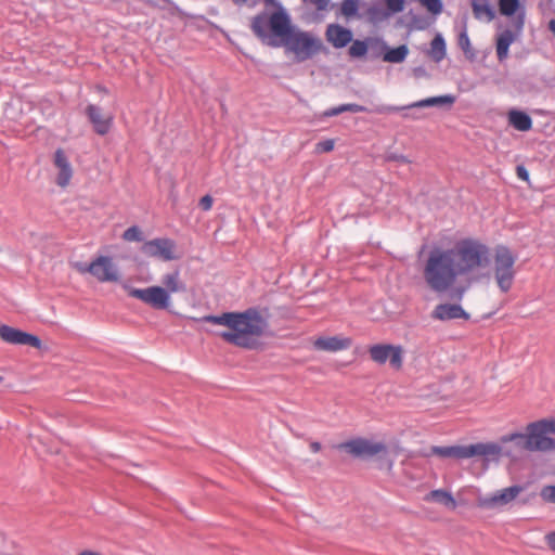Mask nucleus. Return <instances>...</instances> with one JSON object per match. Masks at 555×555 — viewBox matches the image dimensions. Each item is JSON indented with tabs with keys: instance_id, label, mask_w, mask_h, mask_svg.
Returning a JSON list of instances; mask_svg holds the SVG:
<instances>
[{
	"instance_id": "obj_26",
	"label": "nucleus",
	"mask_w": 555,
	"mask_h": 555,
	"mask_svg": "<svg viewBox=\"0 0 555 555\" xmlns=\"http://www.w3.org/2000/svg\"><path fill=\"white\" fill-rule=\"evenodd\" d=\"M367 111L369 109L363 105L356 104V103H347V104H341V105L331 107V108L324 111L322 116L323 117H333V116H337L345 112L363 113V112H367Z\"/></svg>"
},
{
	"instance_id": "obj_43",
	"label": "nucleus",
	"mask_w": 555,
	"mask_h": 555,
	"mask_svg": "<svg viewBox=\"0 0 555 555\" xmlns=\"http://www.w3.org/2000/svg\"><path fill=\"white\" fill-rule=\"evenodd\" d=\"M459 46L464 52H467L470 49V40L465 30L459 36Z\"/></svg>"
},
{
	"instance_id": "obj_44",
	"label": "nucleus",
	"mask_w": 555,
	"mask_h": 555,
	"mask_svg": "<svg viewBox=\"0 0 555 555\" xmlns=\"http://www.w3.org/2000/svg\"><path fill=\"white\" fill-rule=\"evenodd\" d=\"M212 197L210 195H205L203 196L201 199H199V207L204 210V211H208L211 209L212 207Z\"/></svg>"
},
{
	"instance_id": "obj_23",
	"label": "nucleus",
	"mask_w": 555,
	"mask_h": 555,
	"mask_svg": "<svg viewBox=\"0 0 555 555\" xmlns=\"http://www.w3.org/2000/svg\"><path fill=\"white\" fill-rule=\"evenodd\" d=\"M508 122L512 127H514L518 131H529L532 128V119L531 117L518 109H511L508 112Z\"/></svg>"
},
{
	"instance_id": "obj_42",
	"label": "nucleus",
	"mask_w": 555,
	"mask_h": 555,
	"mask_svg": "<svg viewBox=\"0 0 555 555\" xmlns=\"http://www.w3.org/2000/svg\"><path fill=\"white\" fill-rule=\"evenodd\" d=\"M74 268L81 274H85V273H90L91 275H93V270H94V264H93V260L90 262V263H86V262H75L74 263Z\"/></svg>"
},
{
	"instance_id": "obj_16",
	"label": "nucleus",
	"mask_w": 555,
	"mask_h": 555,
	"mask_svg": "<svg viewBox=\"0 0 555 555\" xmlns=\"http://www.w3.org/2000/svg\"><path fill=\"white\" fill-rule=\"evenodd\" d=\"M431 317L440 321H449L454 319L468 320L469 314L457 304H440L434 309Z\"/></svg>"
},
{
	"instance_id": "obj_21",
	"label": "nucleus",
	"mask_w": 555,
	"mask_h": 555,
	"mask_svg": "<svg viewBox=\"0 0 555 555\" xmlns=\"http://www.w3.org/2000/svg\"><path fill=\"white\" fill-rule=\"evenodd\" d=\"M522 491V487L518 485H514L507 488H504L496 493H494L491 498L487 499V504L489 506H502L506 505Z\"/></svg>"
},
{
	"instance_id": "obj_6",
	"label": "nucleus",
	"mask_w": 555,
	"mask_h": 555,
	"mask_svg": "<svg viewBox=\"0 0 555 555\" xmlns=\"http://www.w3.org/2000/svg\"><path fill=\"white\" fill-rule=\"evenodd\" d=\"M263 2L266 7H272L274 11L270 13L268 10H263L251 17L250 29L259 40L269 39L271 37L270 33L275 30L274 18L279 16L291 17L289 13L280 1L263 0Z\"/></svg>"
},
{
	"instance_id": "obj_31",
	"label": "nucleus",
	"mask_w": 555,
	"mask_h": 555,
	"mask_svg": "<svg viewBox=\"0 0 555 555\" xmlns=\"http://www.w3.org/2000/svg\"><path fill=\"white\" fill-rule=\"evenodd\" d=\"M367 17L373 23H379L387 20L391 14L380 3L373 4L366 10Z\"/></svg>"
},
{
	"instance_id": "obj_45",
	"label": "nucleus",
	"mask_w": 555,
	"mask_h": 555,
	"mask_svg": "<svg viewBox=\"0 0 555 555\" xmlns=\"http://www.w3.org/2000/svg\"><path fill=\"white\" fill-rule=\"evenodd\" d=\"M516 175L520 180H524V181L529 180V172L524 165H518L516 167Z\"/></svg>"
},
{
	"instance_id": "obj_22",
	"label": "nucleus",
	"mask_w": 555,
	"mask_h": 555,
	"mask_svg": "<svg viewBox=\"0 0 555 555\" xmlns=\"http://www.w3.org/2000/svg\"><path fill=\"white\" fill-rule=\"evenodd\" d=\"M511 29H504L496 37V56L500 62L505 61L508 57V51L511 44L515 41L516 35Z\"/></svg>"
},
{
	"instance_id": "obj_9",
	"label": "nucleus",
	"mask_w": 555,
	"mask_h": 555,
	"mask_svg": "<svg viewBox=\"0 0 555 555\" xmlns=\"http://www.w3.org/2000/svg\"><path fill=\"white\" fill-rule=\"evenodd\" d=\"M369 354L373 362L383 365L389 362L393 370H400L403 365V347L392 344H375L370 346Z\"/></svg>"
},
{
	"instance_id": "obj_27",
	"label": "nucleus",
	"mask_w": 555,
	"mask_h": 555,
	"mask_svg": "<svg viewBox=\"0 0 555 555\" xmlns=\"http://www.w3.org/2000/svg\"><path fill=\"white\" fill-rule=\"evenodd\" d=\"M427 500H431L437 503H440L451 509H454L456 507V502H455L454 498L452 496V494L450 492H447L441 489L433 490L428 494Z\"/></svg>"
},
{
	"instance_id": "obj_11",
	"label": "nucleus",
	"mask_w": 555,
	"mask_h": 555,
	"mask_svg": "<svg viewBox=\"0 0 555 555\" xmlns=\"http://www.w3.org/2000/svg\"><path fill=\"white\" fill-rule=\"evenodd\" d=\"M129 295L140 299L155 309H167L170 304L169 293L162 286L146 288H129Z\"/></svg>"
},
{
	"instance_id": "obj_39",
	"label": "nucleus",
	"mask_w": 555,
	"mask_h": 555,
	"mask_svg": "<svg viewBox=\"0 0 555 555\" xmlns=\"http://www.w3.org/2000/svg\"><path fill=\"white\" fill-rule=\"evenodd\" d=\"M422 5H424L430 13L439 14L441 13L443 5L441 0H421Z\"/></svg>"
},
{
	"instance_id": "obj_36",
	"label": "nucleus",
	"mask_w": 555,
	"mask_h": 555,
	"mask_svg": "<svg viewBox=\"0 0 555 555\" xmlns=\"http://www.w3.org/2000/svg\"><path fill=\"white\" fill-rule=\"evenodd\" d=\"M122 238L127 242H142L144 236L142 230L138 225H132L122 233Z\"/></svg>"
},
{
	"instance_id": "obj_48",
	"label": "nucleus",
	"mask_w": 555,
	"mask_h": 555,
	"mask_svg": "<svg viewBox=\"0 0 555 555\" xmlns=\"http://www.w3.org/2000/svg\"><path fill=\"white\" fill-rule=\"evenodd\" d=\"M543 421H545V424H546L548 430L551 431V434H555V418H552V420L544 418Z\"/></svg>"
},
{
	"instance_id": "obj_4",
	"label": "nucleus",
	"mask_w": 555,
	"mask_h": 555,
	"mask_svg": "<svg viewBox=\"0 0 555 555\" xmlns=\"http://www.w3.org/2000/svg\"><path fill=\"white\" fill-rule=\"evenodd\" d=\"M502 452V448L498 443H475L469 446H448L431 448V454L443 459H469L474 456H483L487 461L498 460Z\"/></svg>"
},
{
	"instance_id": "obj_19",
	"label": "nucleus",
	"mask_w": 555,
	"mask_h": 555,
	"mask_svg": "<svg viewBox=\"0 0 555 555\" xmlns=\"http://www.w3.org/2000/svg\"><path fill=\"white\" fill-rule=\"evenodd\" d=\"M313 346L317 350L336 352L348 349L351 346V339L348 337H319L314 340Z\"/></svg>"
},
{
	"instance_id": "obj_33",
	"label": "nucleus",
	"mask_w": 555,
	"mask_h": 555,
	"mask_svg": "<svg viewBox=\"0 0 555 555\" xmlns=\"http://www.w3.org/2000/svg\"><path fill=\"white\" fill-rule=\"evenodd\" d=\"M522 439H528L527 433H513L501 438L503 443L513 442L517 451H527V443Z\"/></svg>"
},
{
	"instance_id": "obj_15",
	"label": "nucleus",
	"mask_w": 555,
	"mask_h": 555,
	"mask_svg": "<svg viewBox=\"0 0 555 555\" xmlns=\"http://www.w3.org/2000/svg\"><path fill=\"white\" fill-rule=\"evenodd\" d=\"M86 114L98 134L105 135L108 133L113 125V116H104L101 107L94 104H89L87 106Z\"/></svg>"
},
{
	"instance_id": "obj_3",
	"label": "nucleus",
	"mask_w": 555,
	"mask_h": 555,
	"mask_svg": "<svg viewBox=\"0 0 555 555\" xmlns=\"http://www.w3.org/2000/svg\"><path fill=\"white\" fill-rule=\"evenodd\" d=\"M275 30L270 33L269 39H260L261 42L273 47H284L287 53L294 54L298 63L311 60L323 49L322 40L314 34L302 30L292 25V18L279 16L274 18Z\"/></svg>"
},
{
	"instance_id": "obj_50",
	"label": "nucleus",
	"mask_w": 555,
	"mask_h": 555,
	"mask_svg": "<svg viewBox=\"0 0 555 555\" xmlns=\"http://www.w3.org/2000/svg\"><path fill=\"white\" fill-rule=\"evenodd\" d=\"M310 449L313 453H318L321 450V443L318 441H313L310 443Z\"/></svg>"
},
{
	"instance_id": "obj_54",
	"label": "nucleus",
	"mask_w": 555,
	"mask_h": 555,
	"mask_svg": "<svg viewBox=\"0 0 555 555\" xmlns=\"http://www.w3.org/2000/svg\"><path fill=\"white\" fill-rule=\"evenodd\" d=\"M235 3H243V2H246L247 0H233Z\"/></svg>"
},
{
	"instance_id": "obj_49",
	"label": "nucleus",
	"mask_w": 555,
	"mask_h": 555,
	"mask_svg": "<svg viewBox=\"0 0 555 555\" xmlns=\"http://www.w3.org/2000/svg\"><path fill=\"white\" fill-rule=\"evenodd\" d=\"M464 293H465V288L464 287H456L453 297H455L459 300H461L463 295H464Z\"/></svg>"
},
{
	"instance_id": "obj_28",
	"label": "nucleus",
	"mask_w": 555,
	"mask_h": 555,
	"mask_svg": "<svg viewBox=\"0 0 555 555\" xmlns=\"http://www.w3.org/2000/svg\"><path fill=\"white\" fill-rule=\"evenodd\" d=\"M302 3L311 8L319 20H323L331 10V0H302Z\"/></svg>"
},
{
	"instance_id": "obj_55",
	"label": "nucleus",
	"mask_w": 555,
	"mask_h": 555,
	"mask_svg": "<svg viewBox=\"0 0 555 555\" xmlns=\"http://www.w3.org/2000/svg\"><path fill=\"white\" fill-rule=\"evenodd\" d=\"M505 453H506L507 455H511V454H512V451H511V450H508V451H506Z\"/></svg>"
},
{
	"instance_id": "obj_53",
	"label": "nucleus",
	"mask_w": 555,
	"mask_h": 555,
	"mask_svg": "<svg viewBox=\"0 0 555 555\" xmlns=\"http://www.w3.org/2000/svg\"><path fill=\"white\" fill-rule=\"evenodd\" d=\"M79 555H101V554L93 552V551H83Z\"/></svg>"
},
{
	"instance_id": "obj_37",
	"label": "nucleus",
	"mask_w": 555,
	"mask_h": 555,
	"mask_svg": "<svg viewBox=\"0 0 555 555\" xmlns=\"http://www.w3.org/2000/svg\"><path fill=\"white\" fill-rule=\"evenodd\" d=\"M406 109H412V107H409V104L403 105V106L383 104V105H378L375 108H373L372 112L377 113V114H390V113H397V112L406 111Z\"/></svg>"
},
{
	"instance_id": "obj_18",
	"label": "nucleus",
	"mask_w": 555,
	"mask_h": 555,
	"mask_svg": "<svg viewBox=\"0 0 555 555\" xmlns=\"http://www.w3.org/2000/svg\"><path fill=\"white\" fill-rule=\"evenodd\" d=\"M325 35L328 42L336 49L345 48L352 41L351 30L338 24H330Z\"/></svg>"
},
{
	"instance_id": "obj_7",
	"label": "nucleus",
	"mask_w": 555,
	"mask_h": 555,
	"mask_svg": "<svg viewBox=\"0 0 555 555\" xmlns=\"http://www.w3.org/2000/svg\"><path fill=\"white\" fill-rule=\"evenodd\" d=\"M356 459L369 460L379 454H387V447L384 442H374L365 438H356L337 446Z\"/></svg>"
},
{
	"instance_id": "obj_14",
	"label": "nucleus",
	"mask_w": 555,
	"mask_h": 555,
	"mask_svg": "<svg viewBox=\"0 0 555 555\" xmlns=\"http://www.w3.org/2000/svg\"><path fill=\"white\" fill-rule=\"evenodd\" d=\"M500 13L504 16H514V28L521 33L525 25L526 10L520 5L519 0H499Z\"/></svg>"
},
{
	"instance_id": "obj_41",
	"label": "nucleus",
	"mask_w": 555,
	"mask_h": 555,
	"mask_svg": "<svg viewBox=\"0 0 555 555\" xmlns=\"http://www.w3.org/2000/svg\"><path fill=\"white\" fill-rule=\"evenodd\" d=\"M334 146H335L334 140L326 139V140H323V141H320L317 143L315 151L318 153H327V152L333 151Z\"/></svg>"
},
{
	"instance_id": "obj_8",
	"label": "nucleus",
	"mask_w": 555,
	"mask_h": 555,
	"mask_svg": "<svg viewBox=\"0 0 555 555\" xmlns=\"http://www.w3.org/2000/svg\"><path fill=\"white\" fill-rule=\"evenodd\" d=\"M528 439H522L527 443V451H551L555 449V441L547 435L551 434L545 421L540 420L530 423L527 426Z\"/></svg>"
},
{
	"instance_id": "obj_32",
	"label": "nucleus",
	"mask_w": 555,
	"mask_h": 555,
	"mask_svg": "<svg viewBox=\"0 0 555 555\" xmlns=\"http://www.w3.org/2000/svg\"><path fill=\"white\" fill-rule=\"evenodd\" d=\"M473 12L476 18H481L483 16H487L489 21H491L494 17V12L490 4L483 0V1H477L473 0L472 3Z\"/></svg>"
},
{
	"instance_id": "obj_34",
	"label": "nucleus",
	"mask_w": 555,
	"mask_h": 555,
	"mask_svg": "<svg viewBox=\"0 0 555 555\" xmlns=\"http://www.w3.org/2000/svg\"><path fill=\"white\" fill-rule=\"evenodd\" d=\"M367 39L366 40H353L349 47L348 53L351 57H363L367 54Z\"/></svg>"
},
{
	"instance_id": "obj_51",
	"label": "nucleus",
	"mask_w": 555,
	"mask_h": 555,
	"mask_svg": "<svg viewBox=\"0 0 555 555\" xmlns=\"http://www.w3.org/2000/svg\"><path fill=\"white\" fill-rule=\"evenodd\" d=\"M404 118H410V119H413V120H417V119H421L422 116L416 114V113H405L403 115Z\"/></svg>"
},
{
	"instance_id": "obj_10",
	"label": "nucleus",
	"mask_w": 555,
	"mask_h": 555,
	"mask_svg": "<svg viewBox=\"0 0 555 555\" xmlns=\"http://www.w3.org/2000/svg\"><path fill=\"white\" fill-rule=\"evenodd\" d=\"M176 242L167 237H157L144 242L141 246V253L147 257L156 258L163 261H171L179 258L176 254Z\"/></svg>"
},
{
	"instance_id": "obj_52",
	"label": "nucleus",
	"mask_w": 555,
	"mask_h": 555,
	"mask_svg": "<svg viewBox=\"0 0 555 555\" xmlns=\"http://www.w3.org/2000/svg\"><path fill=\"white\" fill-rule=\"evenodd\" d=\"M548 28L552 30V33L554 34L555 36V20H552L550 23H548Z\"/></svg>"
},
{
	"instance_id": "obj_40",
	"label": "nucleus",
	"mask_w": 555,
	"mask_h": 555,
	"mask_svg": "<svg viewBox=\"0 0 555 555\" xmlns=\"http://www.w3.org/2000/svg\"><path fill=\"white\" fill-rule=\"evenodd\" d=\"M540 495L543 501L555 504V486H545L542 488Z\"/></svg>"
},
{
	"instance_id": "obj_17",
	"label": "nucleus",
	"mask_w": 555,
	"mask_h": 555,
	"mask_svg": "<svg viewBox=\"0 0 555 555\" xmlns=\"http://www.w3.org/2000/svg\"><path fill=\"white\" fill-rule=\"evenodd\" d=\"M54 165L59 169L56 184L62 188L67 186L73 177V169L68 157L62 149H57L54 153Z\"/></svg>"
},
{
	"instance_id": "obj_24",
	"label": "nucleus",
	"mask_w": 555,
	"mask_h": 555,
	"mask_svg": "<svg viewBox=\"0 0 555 555\" xmlns=\"http://www.w3.org/2000/svg\"><path fill=\"white\" fill-rule=\"evenodd\" d=\"M162 283L165 285V289L169 294L185 292L186 289L185 284L180 280L179 270L165 274L162 279Z\"/></svg>"
},
{
	"instance_id": "obj_1",
	"label": "nucleus",
	"mask_w": 555,
	"mask_h": 555,
	"mask_svg": "<svg viewBox=\"0 0 555 555\" xmlns=\"http://www.w3.org/2000/svg\"><path fill=\"white\" fill-rule=\"evenodd\" d=\"M490 247L478 238L459 240L450 248H433L425 261L423 278L430 291L443 294L460 276H467L489 266Z\"/></svg>"
},
{
	"instance_id": "obj_30",
	"label": "nucleus",
	"mask_w": 555,
	"mask_h": 555,
	"mask_svg": "<svg viewBox=\"0 0 555 555\" xmlns=\"http://www.w3.org/2000/svg\"><path fill=\"white\" fill-rule=\"evenodd\" d=\"M408 53L409 49L405 44H401L391 49L387 47V50L384 54V61L388 63H401L405 60Z\"/></svg>"
},
{
	"instance_id": "obj_29",
	"label": "nucleus",
	"mask_w": 555,
	"mask_h": 555,
	"mask_svg": "<svg viewBox=\"0 0 555 555\" xmlns=\"http://www.w3.org/2000/svg\"><path fill=\"white\" fill-rule=\"evenodd\" d=\"M367 47V54L371 60H377L380 57L384 59V54L387 50V43L384 40L377 38H369Z\"/></svg>"
},
{
	"instance_id": "obj_25",
	"label": "nucleus",
	"mask_w": 555,
	"mask_h": 555,
	"mask_svg": "<svg viewBox=\"0 0 555 555\" xmlns=\"http://www.w3.org/2000/svg\"><path fill=\"white\" fill-rule=\"evenodd\" d=\"M447 54L446 40L441 34H437L430 42L429 55L436 62H441Z\"/></svg>"
},
{
	"instance_id": "obj_47",
	"label": "nucleus",
	"mask_w": 555,
	"mask_h": 555,
	"mask_svg": "<svg viewBox=\"0 0 555 555\" xmlns=\"http://www.w3.org/2000/svg\"><path fill=\"white\" fill-rule=\"evenodd\" d=\"M545 539H546V543H547L548 547L555 552V531L546 534Z\"/></svg>"
},
{
	"instance_id": "obj_38",
	"label": "nucleus",
	"mask_w": 555,
	"mask_h": 555,
	"mask_svg": "<svg viewBox=\"0 0 555 555\" xmlns=\"http://www.w3.org/2000/svg\"><path fill=\"white\" fill-rule=\"evenodd\" d=\"M387 11L393 15L404 10L405 0H385Z\"/></svg>"
},
{
	"instance_id": "obj_12",
	"label": "nucleus",
	"mask_w": 555,
	"mask_h": 555,
	"mask_svg": "<svg viewBox=\"0 0 555 555\" xmlns=\"http://www.w3.org/2000/svg\"><path fill=\"white\" fill-rule=\"evenodd\" d=\"M0 338L12 345H27L36 349L41 348V340L38 336L4 324L0 326Z\"/></svg>"
},
{
	"instance_id": "obj_46",
	"label": "nucleus",
	"mask_w": 555,
	"mask_h": 555,
	"mask_svg": "<svg viewBox=\"0 0 555 555\" xmlns=\"http://www.w3.org/2000/svg\"><path fill=\"white\" fill-rule=\"evenodd\" d=\"M388 158L390 160H395V162H398L400 164H409L410 163L408 157L402 155V154H391Z\"/></svg>"
},
{
	"instance_id": "obj_13",
	"label": "nucleus",
	"mask_w": 555,
	"mask_h": 555,
	"mask_svg": "<svg viewBox=\"0 0 555 555\" xmlns=\"http://www.w3.org/2000/svg\"><path fill=\"white\" fill-rule=\"evenodd\" d=\"M93 276L99 282H117L119 280V271L113 259L108 256H99L93 260Z\"/></svg>"
},
{
	"instance_id": "obj_5",
	"label": "nucleus",
	"mask_w": 555,
	"mask_h": 555,
	"mask_svg": "<svg viewBox=\"0 0 555 555\" xmlns=\"http://www.w3.org/2000/svg\"><path fill=\"white\" fill-rule=\"evenodd\" d=\"M516 257L511 249L504 245H499L494 250L493 273L496 284L502 293H507L515 280L514 266Z\"/></svg>"
},
{
	"instance_id": "obj_35",
	"label": "nucleus",
	"mask_w": 555,
	"mask_h": 555,
	"mask_svg": "<svg viewBox=\"0 0 555 555\" xmlns=\"http://www.w3.org/2000/svg\"><path fill=\"white\" fill-rule=\"evenodd\" d=\"M359 9V0H343L340 3V13L347 18L357 15Z\"/></svg>"
},
{
	"instance_id": "obj_20",
	"label": "nucleus",
	"mask_w": 555,
	"mask_h": 555,
	"mask_svg": "<svg viewBox=\"0 0 555 555\" xmlns=\"http://www.w3.org/2000/svg\"><path fill=\"white\" fill-rule=\"evenodd\" d=\"M456 101L453 94H442L438 96L426 98L409 104V107L424 108V107H448L450 108Z\"/></svg>"
},
{
	"instance_id": "obj_2",
	"label": "nucleus",
	"mask_w": 555,
	"mask_h": 555,
	"mask_svg": "<svg viewBox=\"0 0 555 555\" xmlns=\"http://www.w3.org/2000/svg\"><path fill=\"white\" fill-rule=\"evenodd\" d=\"M204 322L227 326L218 335L227 343L245 349H256L259 339L269 333L268 318L255 307L242 312H224L220 315L208 314Z\"/></svg>"
}]
</instances>
